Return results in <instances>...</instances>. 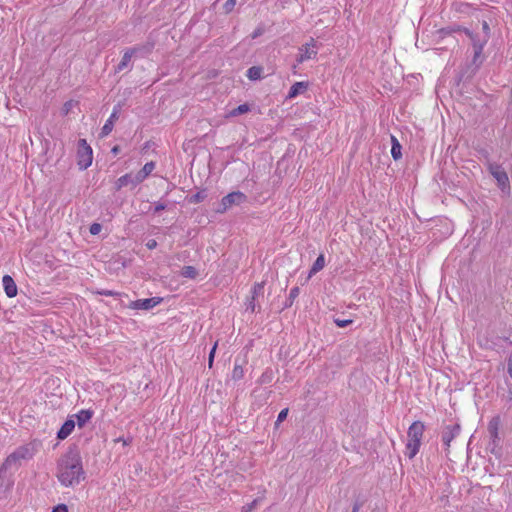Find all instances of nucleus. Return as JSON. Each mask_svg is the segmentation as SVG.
I'll return each mask as SVG.
<instances>
[{
  "label": "nucleus",
  "instance_id": "nucleus-1",
  "mask_svg": "<svg viewBox=\"0 0 512 512\" xmlns=\"http://www.w3.org/2000/svg\"><path fill=\"white\" fill-rule=\"evenodd\" d=\"M57 478L65 487H74L85 479V472L79 452L71 450L59 459Z\"/></svg>",
  "mask_w": 512,
  "mask_h": 512
},
{
  "label": "nucleus",
  "instance_id": "nucleus-2",
  "mask_svg": "<svg viewBox=\"0 0 512 512\" xmlns=\"http://www.w3.org/2000/svg\"><path fill=\"white\" fill-rule=\"evenodd\" d=\"M425 426L420 421L413 422L407 432L406 455L413 459L419 452Z\"/></svg>",
  "mask_w": 512,
  "mask_h": 512
},
{
  "label": "nucleus",
  "instance_id": "nucleus-3",
  "mask_svg": "<svg viewBox=\"0 0 512 512\" xmlns=\"http://www.w3.org/2000/svg\"><path fill=\"white\" fill-rule=\"evenodd\" d=\"M93 160V151L92 148L87 144L85 139H80L78 141V149H77V164L80 169L85 170L91 164Z\"/></svg>",
  "mask_w": 512,
  "mask_h": 512
},
{
  "label": "nucleus",
  "instance_id": "nucleus-4",
  "mask_svg": "<svg viewBox=\"0 0 512 512\" xmlns=\"http://www.w3.org/2000/svg\"><path fill=\"white\" fill-rule=\"evenodd\" d=\"M318 54V46L315 39L311 38L307 43L299 48L298 55L296 57V63L301 64L305 61L316 58Z\"/></svg>",
  "mask_w": 512,
  "mask_h": 512
},
{
  "label": "nucleus",
  "instance_id": "nucleus-5",
  "mask_svg": "<svg viewBox=\"0 0 512 512\" xmlns=\"http://www.w3.org/2000/svg\"><path fill=\"white\" fill-rule=\"evenodd\" d=\"M246 199V195L240 191L229 193L228 195L222 198L221 203L216 211L218 213H224L232 206L244 203Z\"/></svg>",
  "mask_w": 512,
  "mask_h": 512
},
{
  "label": "nucleus",
  "instance_id": "nucleus-6",
  "mask_svg": "<svg viewBox=\"0 0 512 512\" xmlns=\"http://www.w3.org/2000/svg\"><path fill=\"white\" fill-rule=\"evenodd\" d=\"M464 31H465L466 35L472 41V45H473V49H474L473 62L476 63V61L482 54L484 46L486 45V43L488 41V36L487 35L480 36L478 34H474L471 31H469L468 29H465Z\"/></svg>",
  "mask_w": 512,
  "mask_h": 512
},
{
  "label": "nucleus",
  "instance_id": "nucleus-7",
  "mask_svg": "<svg viewBox=\"0 0 512 512\" xmlns=\"http://www.w3.org/2000/svg\"><path fill=\"white\" fill-rule=\"evenodd\" d=\"M488 169H489V172L492 174V176L497 181L498 186L502 190L509 188L508 175L500 165L490 163L488 166Z\"/></svg>",
  "mask_w": 512,
  "mask_h": 512
},
{
  "label": "nucleus",
  "instance_id": "nucleus-8",
  "mask_svg": "<svg viewBox=\"0 0 512 512\" xmlns=\"http://www.w3.org/2000/svg\"><path fill=\"white\" fill-rule=\"evenodd\" d=\"M162 301V298L160 297H152V298H145V299H138L135 301H131L128 305V308L134 309V310H150L160 304Z\"/></svg>",
  "mask_w": 512,
  "mask_h": 512
},
{
  "label": "nucleus",
  "instance_id": "nucleus-9",
  "mask_svg": "<svg viewBox=\"0 0 512 512\" xmlns=\"http://www.w3.org/2000/svg\"><path fill=\"white\" fill-rule=\"evenodd\" d=\"M460 433V426L458 424L448 425L442 431V441L446 446V450L450 447L452 440Z\"/></svg>",
  "mask_w": 512,
  "mask_h": 512
},
{
  "label": "nucleus",
  "instance_id": "nucleus-10",
  "mask_svg": "<svg viewBox=\"0 0 512 512\" xmlns=\"http://www.w3.org/2000/svg\"><path fill=\"white\" fill-rule=\"evenodd\" d=\"M154 169L155 163L153 161L146 163L144 167L133 176L132 185L136 186L143 182Z\"/></svg>",
  "mask_w": 512,
  "mask_h": 512
},
{
  "label": "nucleus",
  "instance_id": "nucleus-11",
  "mask_svg": "<svg viewBox=\"0 0 512 512\" xmlns=\"http://www.w3.org/2000/svg\"><path fill=\"white\" fill-rule=\"evenodd\" d=\"M34 452V448L31 445H24L17 448L12 454L21 462L22 460H28L32 458Z\"/></svg>",
  "mask_w": 512,
  "mask_h": 512
},
{
  "label": "nucleus",
  "instance_id": "nucleus-12",
  "mask_svg": "<svg viewBox=\"0 0 512 512\" xmlns=\"http://www.w3.org/2000/svg\"><path fill=\"white\" fill-rule=\"evenodd\" d=\"M5 293L8 297H14L17 294V286L11 276L5 275L2 279Z\"/></svg>",
  "mask_w": 512,
  "mask_h": 512
},
{
  "label": "nucleus",
  "instance_id": "nucleus-13",
  "mask_svg": "<svg viewBox=\"0 0 512 512\" xmlns=\"http://www.w3.org/2000/svg\"><path fill=\"white\" fill-rule=\"evenodd\" d=\"M135 51H136V48H132V49H128L124 52L121 61L115 68L116 72H121L129 66Z\"/></svg>",
  "mask_w": 512,
  "mask_h": 512
},
{
  "label": "nucleus",
  "instance_id": "nucleus-14",
  "mask_svg": "<svg viewBox=\"0 0 512 512\" xmlns=\"http://www.w3.org/2000/svg\"><path fill=\"white\" fill-rule=\"evenodd\" d=\"M74 427L75 421L73 419L66 420L62 427L60 428V430L58 431L57 437L61 440L67 438L73 431Z\"/></svg>",
  "mask_w": 512,
  "mask_h": 512
},
{
  "label": "nucleus",
  "instance_id": "nucleus-15",
  "mask_svg": "<svg viewBox=\"0 0 512 512\" xmlns=\"http://www.w3.org/2000/svg\"><path fill=\"white\" fill-rule=\"evenodd\" d=\"M20 461L15 458V456L11 453L5 460V462L0 467L1 472H7L8 470H16L19 465Z\"/></svg>",
  "mask_w": 512,
  "mask_h": 512
},
{
  "label": "nucleus",
  "instance_id": "nucleus-16",
  "mask_svg": "<svg viewBox=\"0 0 512 512\" xmlns=\"http://www.w3.org/2000/svg\"><path fill=\"white\" fill-rule=\"evenodd\" d=\"M117 119H118V111L116 109H114V111L112 112V114L110 115V117L108 118V120L106 121L104 126L102 127V130H101L102 136H107L111 133V131L113 129L114 122Z\"/></svg>",
  "mask_w": 512,
  "mask_h": 512
},
{
  "label": "nucleus",
  "instance_id": "nucleus-17",
  "mask_svg": "<svg viewBox=\"0 0 512 512\" xmlns=\"http://www.w3.org/2000/svg\"><path fill=\"white\" fill-rule=\"evenodd\" d=\"M252 299L248 304V308L251 309V311L255 310V303L254 301L264 293V283H256L252 288Z\"/></svg>",
  "mask_w": 512,
  "mask_h": 512
},
{
  "label": "nucleus",
  "instance_id": "nucleus-18",
  "mask_svg": "<svg viewBox=\"0 0 512 512\" xmlns=\"http://www.w3.org/2000/svg\"><path fill=\"white\" fill-rule=\"evenodd\" d=\"M307 87H308V85L306 82H296L291 86L287 97L290 99L295 98L299 94L306 91Z\"/></svg>",
  "mask_w": 512,
  "mask_h": 512
},
{
  "label": "nucleus",
  "instance_id": "nucleus-19",
  "mask_svg": "<svg viewBox=\"0 0 512 512\" xmlns=\"http://www.w3.org/2000/svg\"><path fill=\"white\" fill-rule=\"evenodd\" d=\"M92 414L90 410H81L75 414L78 426L83 427L91 419Z\"/></svg>",
  "mask_w": 512,
  "mask_h": 512
},
{
  "label": "nucleus",
  "instance_id": "nucleus-20",
  "mask_svg": "<svg viewBox=\"0 0 512 512\" xmlns=\"http://www.w3.org/2000/svg\"><path fill=\"white\" fill-rule=\"evenodd\" d=\"M500 418L498 416L491 419V421L488 424V431L494 439L498 438V431L500 427Z\"/></svg>",
  "mask_w": 512,
  "mask_h": 512
},
{
  "label": "nucleus",
  "instance_id": "nucleus-21",
  "mask_svg": "<svg viewBox=\"0 0 512 512\" xmlns=\"http://www.w3.org/2000/svg\"><path fill=\"white\" fill-rule=\"evenodd\" d=\"M324 266H325V258H324L323 254H320L310 269L309 277H311L312 275L321 271L324 268Z\"/></svg>",
  "mask_w": 512,
  "mask_h": 512
},
{
  "label": "nucleus",
  "instance_id": "nucleus-22",
  "mask_svg": "<svg viewBox=\"0 0 512 512\" xmlns=\"http://www.w3.org/2000/svg\"><path fill=\"white\" fill-rule=\"evenodd\" d=\"M391 141H392V148H391L392 157L394 160H398L402 156L401 145L398 142L397 138L394 136H391Z\"/></svg>",
  "mask_w": 512,
  "mask_h": 512
},
{
  "label": "nucleus",
  "instance_id": "nucleus-23",
  "mask_svg": "<svg viewBox=\"0 0 512 512\" xmlns=\"http://www.w3.org/2000/svg\"><path fill=\"white\" fill-rule=\"evenodd\" d=\"M244 377V368L242 364H238L237 361L234 364V368L231 374V378L234 381H239Z\"/></svg>",
  "mask_w": 512,
  "mask_h": 512
},
{
  "label": "nucleus",
  "instance_id": "nucleus-24",
  "mask_svg": "<svg viewBox=\"0 0 512 512\" xmlns=\"http://www.w3.org/2000/svg\"><path fill=\"white\" fill-rule=\"evenodd\" d=\"M262 68L258 66H252L247 71V77L250 80H258L262 77Z\"/></svg>",
  "mask_w": 512,
  "mask_h": 512
},
{
  "label": "nucleus",
  "instance_id": "nucleus-25",
  "mask_svg": "<svg viewBox=\"0 0 512 512\" xmlns=\"http://www.w3.org/2000/svg\"><path fill=\"white\" fill-rule=\"evenodd\" d=\"M250 111V107L248 104H242V105H239L238 107L232 109L229 113H228V117H236V116H239L241 114H245L247 112Z\"/></svg>",
  "mask_w": 512,
  "mask_h": 512
},
{
  "label": "nucleus",
  "instance_id": "nucleus-26",
  "mask_svg": "<svg viewBox=\"0 0 512 512\" xmlns=\"http://www.w3.org/2000/svg\"><path fill=\"white\" fill-rule=\"evenodd\" d=\"M181 275L186 278L194 279L198 275L197 270L193 266H184Z\"/></svg>",
  "mask_w": 512,
  "mask_h": 512
},
{
  "label": "nucleus",
  "instance_id": "nucleus-27",
  "mask_svg": "<svg viewBox=\"0 0 512 512\" xmlns=\"http://www.w3.org/2000/svg\"><path fill=\"white\" fill-rule=\"evenodd\" d=\"M132 179H133V176L131 174H125V175L121 176L116 182L117 189L127 186L130 183L132 184Z\"/></svg>",
  "mask_w": 512,
  "mask_h": 512
},
{
  "label": "nucleus",
  "instance_id": "nucleus-28",
  "mask_svg": "<svg viewBox=\"0 0 512 512\" xmlns=\"http://www.w3.org/2000/svg\"><path fill=\"white\" fill-rule=\"evenodd\" d=\"M260 502V499H254L250 504L244 506L242 508V511L241 512H253V510L257 507V505L259 504Z\"/></svg>",
  "mask_w": 512,
  "mask_h": 512
},
{
  "label": "nucleus",
  "instance_id": "nucleus-29",
  "mask_svg": "<svg viewBox=\"0 0 512 512\" xmlns=\"http://www.w3.org/2000/svg\"><path fill=\"white\" fill-rule=\"evenodd\" d=\"M236 5V0H227L223 6L226 13H230Z\"/></svg>",
  "mask_w": 512,
  "mask_h": 512
},
{
  "label": "nucleus",
  "instance_id": "nucleus-30",
  "mask_svg": "<svg viewBox=\"0 0 512 512\" xmlns=\"http://www.w3.org/2000/svg\"><path fill=\"white\" fill-rule=\"evenodd\" d=\"M217 342L213 345L210 353H209V358H208V366L209 368H211L213 366V361H214V357H215V352H216V349H217Z\"/></svg>",
  "mask_w": 512,
  "mask_h": 512
},
{
  "label": "nucleus",
  "instance_id": "nucleus-31",
  "mask_svg": "<svg viewBox=\"0 0 512 512\" xmlns=\"http://www.w3.org/2000/svg\"><path fill=\"white\" fill-rule=\"evenodd\" d=\"M102 230V226L99 224V223H93L91 226H90V233L92 235H97L101 232Z\"/></svg>",
  "mask_w": 512,
  "mask_h": 512
},
{
  "label": "nucleus",
  "instance_id": "nucleus-32",
  "mask_svg": "<svg viewBox=\"0 0 512 512\" xmlns=\"http://www.w3.org/2000/svg\"><path fill=\"white\" fill-rule=\"evenodd\" d=\"M334 322L338 327L343 328V327L350 325L353 321L351 319H345V320L335 319Z\"/></svg>",
  "mask_w": 512,
  "mask_h": 512
},
{
  "label": "nucleus",
  "instance_id": "nucleus-33",
  "mask_svg": "<svg viewBox=\"0 0 512 512\" xmlns=\"http://www.w3.org/2000/svg\"><path fill=\"white\" fill-rule=\"evenodd\" d=\"M287 415H288V409L287 408L281 410L280 413L278 414L276 425H278L279 423L284 421L286 419Z\"/></svg>",
  "mask_w": 512,
  "mask_h": 512
},
{
  "label": "nucleus",
  "instance_id": "nucleus-34",
  "mask_svg": "<svg viewBox=\"0 0 512 512\" xmlns=\"http://www.w3.org/2000/svg\"><path fill=\"white\" fill-rule=\"evenodd\" d=\"M298 295H299V288L298 287H294V288H292L290 290V293H289L290 305L292 304L294 299L298 297Z\"/></svg>",
  "mask_w": 512,
  "mask_h": 512
},
{
  "label": "nucleus",
  "instance_id": "nucleus-35",
  "mask_svg": "<svg viewBox=\"0 0 512 512\" xmlns=\"http://www.w3.org/2000/svg\"><path fill=\"white\" fill-rule=\"evenodd\" d=\"M264 33L263 27H258L255 29V31L251 34V38L255 39L259 36H261Z\"/></svg>",
  "mask_w": 512,
  "mask_h": 512
},
{
  "label": "nucleus",
  "instance_id": "nucleus-36",
  "mask_svg": "<svg viewBox=\"0 0 512 512\" xmlns=\"http://www.w3.org/2000/svg\"><path fill=\"white\" fill-rule=\"evenodd\" d=\"M52 512H68V508L65 504L57 505Z\"/></svg>",
  "mask_w": 512,
  "mask_h": 512
},
{
  "label": "nucleus",
  "instance_id": "nucleus-37",
  "mask_svg": "<svg viewBox=\"0 0 512 512\" xmlns=\"http://www.w3.org/2000/svg\"><path fill=\"white\" fill-rule=\"evenodd\" d=\"M146 247L150 250L155 249L157 247V241L154 239H150L146 243Z\"/></svg>",
  "mask_w": 512,
  "mask_h": 512
},
{
  "label": "nucleus",
  "instance_id": "nucleus-38",
  "mask_svg": "<svg viewBox=\"0 0 512 512\" xmlns=\"http://www.w3.org/2000/svg\"><path fill=\"white\" fill-rule=\"evenodd\" d=\"M166 208V205L164 203H157L154 208V212L158 213Z\"/></svg>",
  "mask_w": 512,
  "mask_h": 512
},
{
  "label": "nucleus",
  "instance_id": "nucleus-39",
  "mask_svg": "<svg viewBox=\"0 0 512 512\" xmlns=\"http://www.w3.org/2000/svg\"><path fill=\"white\" fill-rule=\"evenodd\" d=\"M482 26H483V35H487L489 37L490 28H489L488 23L486 21H484Z\"/></svg>",
  "mask_w": 512,
  "mask_h": 512
},
{
  "label": "nucleus",
  "instance_id": "nucleus-40",
  "mask_svg": "<svg viewBox=\"0 0 512 512\" xmlns=\"http://www.w3.org/2000/svg\"><path fill=\"white\" fill-rule=\"evenodd\" d=\"M101 295H105V296H112L114 295V292L113 291H110V290H104V291H101L99 292Z\"/></svg>",
  "mask_w": 512,
  "mask_h": 512
},
{
  "label": "nucleus",
  "instance_id": "nucleus-41",
  "mask_svg": "<svg viewBox=\"0 0 512 512\" xmlns=\"http://www.w3.org/2000/svg\"><path fill=\"white\" fill-rule=\"evenodd\" d=\"M119 150H120V149H119V146H114V147L112 148V150H111V151H112V153H113L114 155H116V154H118V153H119Z\"/></svg>",
  "mask_w": 512,
  "mask_h": 512
},
{
  "label": "nucleus",
  "instance_id": "nucleus-42",
  "mask_svg": "<svg viewBox=\"0 0 512 512\" xmlns=\"http://www.w3.org/2000/svg\"><path fill=\"white\" fill-rule=\"evenodd\" d=\"M358 511H359V505L355 504L354 507H353L352 512H358Z\"/></svg>",
  "mask_w": 512,
  "mask_h": 512
},
{
  "label": "nucleus",
  "instance_id": "nucleus-43",
  "mask_svg": "<svg viewBox=\"0 0 512 512\" xmlns=\"http://www.w3.org/2000/svg\"><path fill=\"white\" fill-rule=\"evenodd\" d=\"M72 105L71 102H68V103H65V107H66V112L68 111V109H70V106Z\"/></svg>",
  "mask_w": 512,
  "mask_h": 512
},
{
  "label": "nucleus",
  "instance_id": "nucleus-44",
  "mask_svg": "<svg viewBox=\"0 0 512 512\" xmlns=\"http://www.w3.org/2000/svg\"><path fill=\"white\" fill-rule=\"evenodd\" d=\"M72 105L71 102H68V103H65V107H66V112L68 111V109H70V106Z\"/></svg>",
  "mask_w": 512,
  "mask_h": 512
},
{
  "label": "nucleus",
  "instance_id": "nucleus-45",
  "mask_svg": "<svg viewBox=\"0 0 512 512\" xmlns=\"http://www.w3.org/2000/svg\"><path fill=\"white\" fill-rule=\"evenodd\" d=\"M296 68H297V65H294L293 70H296ZM294 73H296V71H294Z\"/></svg>",
  "mask_w": 512,
  "mask_h": 512
}]
</instances>
